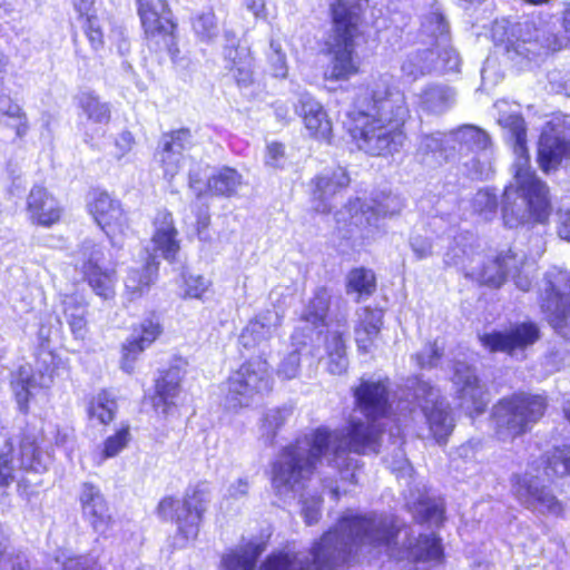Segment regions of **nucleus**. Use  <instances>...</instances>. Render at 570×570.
Masks as SVG:
<instances>
[{"mask_svg":"<svg viewBox=\"0 0 570 570\" xmlns=\"http://www.w3.org/2000/svg\"><path fill=\"white\" fill-rule=\"evenodd\" d=\"M391 97L389 85H367L346 112L345 134L357 150L370 157H391L407 139L410 110L404 102H393Z\"/></svg>","mask_w":570,"mask_h":570,"instance_id":"2","label":"nucleus"},{"mask_svg":"<svg viewBox=\"0 0 570 570\" xmlns=\"http://www.w3.org/2000/svg\"><path fill=\"white\" fill-rule=\"evenodd\" d=\"M118 405L116 399L106 390L100 391L88 402L87 413L90 420L108 426L117 415Z\"/></svg>","mask_w":570,"mask_h":570,"instance_id":"35","label":"nucleus"},{"mask_svg":"<svg viewBox=\"0 0 570 570\" xmlns=\"http://www.w3.org/2000/svg\"><path fill=\"white\" fill-rule=\"evenodd\" d=\"M331 35L324 52L330 57L326 79L348 81L362 72V61L356 52L362 13L357 4L348 0H333L328 7Z\"/></svg>","mask_w":570,"mask_h":570,"instance_id":"4","label":"nucleus"},{"mask_svg":"<svg viewBox=\"0 0 570 570\" xmlns=\"http://www.w3.org/2000/svg\"><path fill=\"white\" fill-rule=\"evenodd\" d=\"M351 178L346 169L336 167L328 173L314 176L311 181V200L325 204V202L350 186Z\"/></svg>","mask_w":570,"mask_h":570,"instance_id":"29","label":"nucleus"},{"mask_svg":"<svg viewBox=\"0 0 570 570\" xmlns=\"http://www.w3.org/2000/svg\"><path fill=\"white\" fill-rule=\"evenodd\" d=\"M209 282L203 276H190L185 283V297L202 299L207 293Z\"/></svg>","mask_w":570,"mask_h":570,"instance_id":"49","label":"nucleus"},{"mask_svg":"<svg viewBox=\"0 0 570 570\" xmlns=\"http://www.w3.org/2000/svg\"><path fill=\"white\" fill-rule=\"evenodd\" d=\"M3 114H4V116H7L9 118H12V119H17V120H20V119L23 120V119L28 118L26 112L18 105H14V106L10 107Z\"/></svg>","mask_w":570,"mask_h":570,"instance_id":"61","label":"nucleus"},{"mask_svg":"<svg viewBox=\"0 0 570 570\" xmlns=\"http://www.w3.org/2000/svg\"><path fill=\"white\" fill-rule=\"evenodd\" d=\"M285 157V145L272 141L266 146L265 164L274 168H281V160Z\"/></svg>","mask_w":570,"mask_h":570,"instance_id":"51","label":"nucleus"},{"mask_svg":"<svg viewBox=\"0 0 570 570\" xmlns=\"http://www.w3.org/2000/svg\"><path fill=\"white\" fill-rule=\"evenodd\" d=\"M377 217L375 216L374 210L371 208H367L366 210L355 212L353 215H351L350 225L358 226V225H373L375 228H377L376 224Z\"/></svg>","mask_w":570,"mask_h":570,"instance_id":"55","label":"nucleus"},{"mask_svg":"<svg viewBox=\"0 0 570 570\" xmlns=\"http://www.w3.org/2000/svg\"><path fill=\"white\" fill-rule=\"evenodd\" d=\"M274 390V370L264 355L250 356L225 380V401L235 409L249 407Z\"/></svg>","mask_w":570,"mask_h":570,"instance_id":"8","label":"nucleus"},{"mask_svg":"<svg viewBox=\"0 0 570 570\" xmlns=\"http://www.w3.org/2000/svg\"><path fill=\"white\" fill-rule=\"evenodd\" d=\"M71 4L79 21L98 14L96 0H71Z\"/></svg>","mask_w":570,"mask_h":570,"instance_id":"54","label":"nucleus"},{"mask_svg":"<svg viewBox=\"0 0 570 570\" xmlns=\"http://www.w3.org/2000/svg\"><path fill=\"white\" fill-rule=\"evenodd\" d=\"M207 497L208 491L203 484L188 487L181 500L174 495L163 497L156 513L163 521L176 525L177 537L185 541L195 540L206 512Z\"/></svg>","mask_w":570,"mask_h":570,"instance_id":"9","label":"nucleus"},{"mask_svg":"<svg viewBox=\"0 0 570 570\" xmlns=\"http://www.w3.org/2000/svg\"><path fill=\"white\" fill-rule=\"evenodd\" d=\"M82 31L92 50H100L105 46V32L99 16L87 17L80 20Z\"/></svg>","mask_w":570,"mask_h":570,"instance_id":"45","label":"nucleus"},{"mask_svg":"<svg viewBox=\"0 0 570 570\" xmlns=\"http://www.w3.org/2000/svg\"><path fill=\"white\" fill-rule=\"evenodd\" d=\"M548 399L542 394L518 391L493 405L491 419L498 440L513 442L531 431L546 414Z\"/></svg>","mask_w":570,"mask_h":570,"instance_id":"5","label":"nucleus"},{"mask_svg":"<svg viewBox=\"0 0 570 570\" xmlns=\"http://www.w3.org/2000/svg\"><path fill=\"white\" fill-rule=\"evenodd\" d=\"M294 112L301 119L311 139L331 144L333 122L321 101L311 94L303 92L294 105Z\"/></svg>","mask_w":570,"mask_h":570,"instance_id":"21","label":"nucleus"},{"mask_svg":"<svg viewBox=\"0 0 570 570\" xmlns=\"http://www.w3.org/2000/svg\"><path fill=\"white\" fill-rule=\"evenodd\" d=\"M570 154V125L556 117L546 122L538 140L537 161L548 174L556 170Z\"/></svg>","mask_w":570,"mask_h":570,"instance_id":"14","label":"nucleus"},{"mask_svg":"<svg viewBox=\"0 0 570 570\" xmlns=\"http://www.w3.org/2000/svg\"><path fill=\"white\" fill-rule=\"evenodd\" d=\"M61 570H99L97 560L88 556H72L65 560Z\"/></svg>","mask_w":570,"mask_h":570,"instance_id":"50","label":"nucleus"},{"mask_svg":"<svg viewBox=\"0 0 570 570\" xmlns=\"http://www.w3.org/2000/svg\"><path fill=\"white\" fill-rule=\"evenodd\" d=\"M539 306L550 326L570 340V278L567 275L546 277L544 294L539 298Z\"/></svg>","mask_w":570,"mask_h":570,"instance_id":"13","label":"nucleus"},{"mask_svg":"<svg viewBox=\"0 0 570 570\" xmlns=\"http://www.w3.org/2000/svg\"><path fill=\"white\" fill-rule=\"evenodd\" d=\"M331 308V298L325 287L317 288L309 298L302 320L313 326H324Z\"/></svg>","mask_w":570,"mask_h":570,"instance_id":"38","label":"nucleus"},{"mask_svg":"<svg viewBox=\"0 0 570 570\" xmlns=\"http://www.w3.org/2000/svg\"><path fill=\"white\" fill-rule=\"evenodd\" d=\"M131 441V429L122 423L112 434L107 436L101 445L100 458L106 460L117 456Z\"/></svg>","mask_w":570,"mask_h":570,"instance_id":"42","label":"nucleus"},{"mask_svg":"<svg viewBox=\"0 0 570 570\" xmlns=\"http://www.w3.org/2000/svg\"><path fill=\"white\" fill-rule=\"evenodd\" d=\"M265 551V543L248 542L222 558L223 570H255L257 560Z\"/></svg>","mask_w":570,"mask_h":570,"instance_id":"33","label":"nucleus"},{"mask_svg":"<svg viewBox=\"0 0 570 570\" xmlns=\"http://www.w3.org/2000/svg\"><path fill=\"white\" fill-rule=\"evenodd\" d=\"M298 371L297 363L283 362L279 367V372L284 373V379L289 380L293 379Z\"/></svg>","mask_w":570,"mask_h":570,"instance_id":"60","label":"nucleus"},{"mask_svg":"<svg viewBox=\"0 0 570 570\" xmlns=\"http://www.w3.org/2000/svg\"><path fill=\"white\" fill-rule=\"evenodd\" d=\"M225 69L238 88H249L256 81V58L248 46L228 45L224 48Z\"/></svg>","mask_w":570,"mask_h":570,"instance_id":"27","label":"nucleus"},{"mask_svg":"<svg viewBox=\"0 0 570 570\" xmlns=\"http://www.w3.org/2000/svg\"><path fill=\"white\" fill-rule=\"evenodd\" d=\"M164 333L160 316L150 312L139 323L132 325V335L120 345V368L132 374L139 356Z\"/></svg>","mask_w":570,"mask_h":570,"instance_id":"16","label":"nucleus"},{"mask_svg":"<svg viewBox=\"0 0 570 570\" xmlns=\"http://www.w3.org/2000/svg\"><path fill=\"white\" fill-rule=\"evenodd\" d=\"M115 144L120 150L119 155H118V157L120 158V157L125 156L126 154H128L132 149V147L135 145L134 135L130 131L125 130L118 135Z\"/></svg>","mask_w":570,"mask_h":570,"instance_id":"56","label":"nucleus"},{"mask_svg":"<svg viewBox=\"0 0 570 570\" xmlns=\"http://www.w3.org/2000/svg\"><path fill=\"white\" fill-rule=\"evenodd\" d=\"M445 560L444 548L441 538L435 533L420 534L414 546L413 563L433 562L443 563Z\"/></svg>","mask_w":570,"mask_h":570,"instance_id":"34","label":"nucleus"},{"mask_svg":"<svg viewBox=\"0 0 570 570\" xmlns=\"http://www.w3.org/2000/svg\"><path fill=\"white\" fill-rule=\"evenodd\" d=\"M187 185L198 199L204 197L229 199L238 195L244 185V177L237 168L224 165L214 170L203 186L200 169H190L187 175Z\"/></svg>","mask_w":570,"mask_h":570,"instance_id":"15","label":"nucleus"},{"mask_svg":"<svg viewBox=\"0 0 570 570\" xmlns=\"http://www.w3.org/2000/svg\"><path fill=\"white\" fill-rule=\"evenodd\" d=\"M540 337L539 325L534 321L527 320L511 323L504 330L483 333L479 336V342L489 353L514 356L532 347Z\"/></svg>","mask_w":570,"mask_h":570,"instance_id":"11","label":"nucleus"},{"mask_svg":"<svg viewBox=\"0 0 570 570\" xmlns=\"http://www.w3.org/2000/svg\"><path fill=\"white\" fill-rule=\"evenodd\" d=\"M79 252L83 259L80 266L82 281L91 292L102 301H112L117 295L118 271L116 265L106 266L101 263L104 252L94 243H83Z\"/></svg>","mask_w":570,"mask_h":570,"instance_id":"12","label":"nucleus"},{"mask_svg":"<svg viewBox=\"0 0 570 570\" xmlns=\"http://www.w3.org/2000/svg\"><path fill=\"white\" fill-rule=\"evenodd\" d=\"M383 327V315L370 307L364 308V317L355 325V343L362 354L368 353L374 346Z\"/></svg>","mask_w":570,"mask_h":570,"instance_id":"30","label":"nucleus"},{"mask_svg":"<svg viewBox=\"0 0 570 570\" xmlns=\"http://www.w3.org/2000/svg\"><path fill=\"white\" fill-rule=\"evenodd\" d=\"M30 561L21 550H8L4 543L0 546V570H29Z\"/></svg>","mask_w":570,"mask_h":570,"instance_id":"46","label":"nucleus"},{"mask_svg":"<svg viewBox=\"0 0 570 570\" xmlns=\"http://www.w3.org/2000/svg\"><path fill=\"white\" fill-rule=\"evenodd\" d=\"M517 256L514 254L500 253L489 263L483 265L480 272L481 283L492 287L499 288L501 287L511 271L512 267H515Z\"/></svg>","mask_w":570,"mask_h":570,"instance_id":"32","label":"nucleus"},{"mask_svg":"<svg viewBox=\"0 0 570 570\" xmlns=\"http://www.w3.org/2000/svg\"><path fill=\"white\" fill-rule=\"evenodd\" d=\"M265 327V324L258 318H253L248 322V325L242 331L240 337L245 338L253 333H258Z\"/></svg>","mask_w":570,"mask_h":570,"instance_id":"59","label":"nucleus"},{"mask_svg":"<svg viewBox=\"0 0 570 570\" xmlns=\"http://www.w3.org/2000/svg\"><path fill=\"white\" fill-rule=\"evenodd\" d=\"M78 501L82 517L94 532L99 537L107 538L114 528L115 519L100 488L92 482H83Z\"/></svg>","mask_w":570,"mask_h":570,"instance_id":"20","label":"nucleus"},{"mask_svg":"<svg viewBox=\"0 0 570 570\" xmlns=\"http://www.w3.org/2000/svg\"><path fill=\"white\" fill-rule=\"evenodd\" d=\"M525 41H521L519 39L510 40L508 39L503 45V50L507 55H510L512 57L514 56H521L524 55L525 48H524Z\"/></svg>","mask_w":570,"mask_h":570,"instance_id":"58","label":"nucleus"},{"mask_svg":"<svg viewBox=\"0 0 570 570\" xmlns=\"http://www.w3.org/2000/svg\"><path fill=\"white\" fill-rule=\"evenodd\" d=\"M376 289L377 277L373 269L357 266L348 271L345 278V291L348 295H355L356 302L373 296Z\"/></svg>","mask_w":570,"mask_h":570,"instance_id":"31","label":"nucleus"},{"mask_svg":"<svg viewBox=\"0 0 570 570\" xmlns=\"http://www.w3.org/2000/svg\"><path fill=\"white\" fill-rule=\"evenodd\" d=\"M141 38L149 55L179 58V24L167 0H135Z\"/></svg>","mask_w":570,"mask_h":570,"instance_id":"6","label":"nucleus"},{"mask_svg":"<svg viewBox=\"0 0 570 570\" xmlns=\"http://www.w3.org/2000/svg\"><path fill=\"white\" fill-rule=\"evenodd\" d=\"M191 27L196 35L206 41L218 33L217 18L213 10L197 14L191 21Z\"/></svg>","mask_w":570,"mask_h":570,"instance_id":"44","label":"nucleus"},{"mask_svg":"<svg viewBox=\"0 0 570 570\" xmlns=\"http://www.w3.org/2000/svg\"><path fill=\"white\" fill-rule=\"evenodd\" d=\"M513 151L518 156L514 170L515 191L523 199L531 223L546 224L551 214L549 187L531 168L530 154L527 146V128L523 121L511 127Z\"/></svg>","mask_w":570,"mask_h":570,"instance_id":"7","label":"nucleus"},{"mask_svg":"<svg viewBox=\"0 0 570 570\" xmlns=\"http://www.w3.org/2000/svg\"><path fill=\"white\" fill-rule=\"evenodd\" d=\"M320 519V511L315 509H306L304 511V521L307 525L316 523Z\"/></svg>","mask_w":570,"mask_h":570,"instance_id":"62","label":"nucleus"},{"mask_svg":"<svg viewBox=\"0 0 570 570\" xmlns=\"http://www.w3.org/2000/svg\"><path fill=\"white\" fill-rule=\"evenodd\" d=\"M542 460L543 473L548 478L570 475V445L554 446Z\"/></svg>","mask_w":570,"mask_h":570,"instance_id":"40","label":"nucleus"},{"mask_svg":"<svg viewBox=\"0 0 570 570\" xmlns=\"http://www.w3.org/2000/svg\"><path fill=\"white\" fill-rule=\"evenodd\" d=\"M159 266L156 255L150 254L140 266H132L126 271L122 289L126 304L136 303L149 293L158 279Z\"/></svg>","mask_w":570,"mask_h":570,"instance_id":"26","label":"nucleus"},{"mask_svg":"<svg viewBox=\"0 0 570 570\" xmlns=\"http://www.w3.org/2000/svg\"><path fill=\"white\" fill-rule=\"evenodd\" d=\"M346 533L356 544L371 548H386L394 557L400 528L393 522L379 520L370 514H343L337 519L336 527L324 531L309 547V558L301 563L303 570H336L350 560V553L337 548V532Z\"/></svg>","mask_w":570,"mask_h":570,"instance_id":"3","label":"nucleus"},{"mask_svg":"<svg viewBox=\"0 0 570 570\" xmlns=\"http://www.w3.org/2000/svg\"><path fill=\"white\" fill-rule=\"evenodd\" d=\"M78 108L88 120L96 124H108L111 119V110L107 102L94 91H81L76 96Z\"/></svg>","mask_w":570,"mask_h":570,"instance_id":"36","label":"nucleus"},{"mask_svg":"<svg viewBox=\"0 0 570 570\" xmlns=\"http://www.w3.org/2000/svg\"><path fill=\"white\" fill-rule=\"evenodd\" d=\"M153 233L150 243L155 254L174 264L178 261L181 244L174 215L167 208L156 212L151 219Z\"/></svg>","mask_w":570,"mask_h":570,"instance_id":"23","label":"nucleus"},{"mask_svg":"<svg viewBox=\"0 0 570 570\" xmlns=\"http://www.w3.org/2000/svg\"><path fill=\"white\" fill-rule=\"evenodd\" d=\"M259 570H303L298 564L297 554L291 551L276 550L271 552L261 563Z\"/></svg>","mask_w":570,"mask_h":570,"instance_id":"43","label":"nucleus"},{"mask_svg":"<svg viewBox=\"0 0 570 570\" xmlns=\"http://www.w3.org/2000/svg\"><path fill=\"white\" fill-rule=\"evenodd\" d=\"M194 146L193 132L188 127L171 129L161 134L153 159L164 176L171 180L181 168L183 153Z\"/></svg>","mask_w":570,"mask_h":570,"instance_id":"17","label":"nucleus"},{"mask_svg":"<svg viewBox=\"0 0 570 570\" xmlns=\"http://www.w3.org/2000/svg\"><path fill=\"white\" fill-rule=\"evenodd\" d=\"M326 355L328 357V370L333 374H341L347 366V346L345 334L342 332L331 333L325 342Z\"/></svg>","mask_w":570,"mask_h":570,"instance_id":"37","label":"nucleus"},{"mask_svg":"<svg viewBox=\"0 0 570 570\" xmlns=\"http://www.w3.org/2000/svg\"><path fill=\"white\" fill-rule=\"evenodd\" d=\"M354 406L366 420L380 421L392 413L387 380H360L353 387Z\"/></svg>","mask_w":570,"mask_h":570,"instance_id":"19","label":"nucleus"},{"mask_svg":"<svg viewBox=\"0 0 570 570\" xmlns=\"http://www.w3.org/2000/svg\"><path fill=\"white\" fill-rule=\"evenodd\" d=\"M59 307L72 337L85 341L89 334V302L85 295L78 292L61 293Z\"/></svg>","mask_w":570,"mask_h":570,"instance_id":"28","label":"nucleus"},{"mask_svg":"<svg viewBox=\"0 0 570 570\" xmlns=\"http://www.w3.org/2000/svg\"><path fill=\"white\" fill-rule=\"evenodd\" d=\"M86 210L110 240L124 237L130 228L121 200L106 189L94 188L88 193Z\"/></svg>","mask_w":570,"mask_h":570,"instance_id":"10","label":"nucleus"},{"mask_svg":"<svg viewBox=\"0 0 570 570\" xmlns=\"http://www.w3.org/2000/svg\"><path fill=\"white\" fill-rule=\"evenodd\" d=\"M26 210L32 225L45 228L58 225L65 213L59 199L42 184L31 186L26 199Z\"/></svg>","mask_w":570,"mask_h":570,"instance_id":"22","label":"nucleus"},{"mask_svg":"<svg viewBox=\"0 0 570 570\" xmlns=\"http://www.w3.org/2000/svg\"><path fill=\"white\" fill-rule=\"evenodd\" d=\"M212 218L207 209H202L196 213L195 233L199 239H208V230L210 227Z\"/></svg>","mask_w":570,"mask_h":570,"instance_id":"53","label":"nucleus"},{"mask_svg":"<svg viewBox=\"0 0 570 570\" xmlns=\"http://www.w3.org/2000/svg\"><path fill=\"white\" fill-rule=\"evenodd\" d=\"M464 131L468 135L465 142L470 149L485 150L490 147V137L483 129L475 126H466Z\"/></svg>","mask_w":570,"mask_h":570,"instance_id":"48","label":"nucleus"},{"mask_svg":"<svg viewBox=\"0 0 570 570\" xmlns=\"http://www.w3.org/2000/svg\"><path fill=\"white\" fill-rule=\"evenodd\" d=\"M561 26L570 41V4L562 12Z\"/></svg>","mask_w":570,"mask_h":570,"instance_id":"64","label":"nucleus"},{"mask_svg":"<svg viewBox=\"0 0 570 570\" xmlns=\"http://www.w3.org/2000/svg\"><path fill=\"white\" fill-rule=\"evenodd\" d=\"M419 511L415 521L419 524L435 522L441 524L444 521V508L431 500L419 502Z\"/></svg>","mask_w":570,"mask_h":570,"instance_id":"47","label":"nucleus"},{"mask_svg":"<svg viewBox=\"0 0 570 570\" xmlns=\"http://www.w3.org/2000/svg\"><path fill=\"white\" fill-rule=\"evenodd\" d=\"M13 130L18 138L24 137L29 130L28 118H26L23 120L22 119L18 120V124L13 127Z\"/></svg>","mask_w":570,"mask_h":570,"instance_id":"63","label":"nucleus"},{"mask_svg":"<svg viewBox=\"0 0 570 570\" xmlns=\"http://www.w3.org/2000/svg\"><path fill=\"white\" fill-rule=\"evenodd\" d=\"M453 380L458 386V397L466 406L470 415H480L488 409V391L481 385L475 370L463 362L453 365Z\"/></svg>","mask_w":570,"mask_h":570,"instance_id":"24","label":"nucleus"},{"mask_svg":"<svg viewBox=\"0 0 570 570\" xmlns=\"http://www.w3.org/2000/svg\"><path fill=\"white\" fill-rule=\"evenodd\" d=\"M183 381L184 372L179 365H170L158 371L149 396L150 405L157 415L167 419L178 412Z\"/></svg>","mask_w":570,"mask_h":570,"instance_id":"18","label":"nucleus"},{"mask_svg":"<svg viewBox=\"0 0 570 570\" xmlns=\"http://www.w3.org/2000/svg\"><path fill=\"white\" fill-rule=\"evenodd\" d=\"M10 385L19 410L27 414L32 399V389L36 386L33 375L24 366H20L11 377Z\"/></svg>","mask_w":570,"mask_h":570,"instance_id":"39","label":"nucleus"},{"mask_svg":"<svg viewBox=\"0 0 570 570\" xmlns=\"http://www.w3.org/2000/svg\"><path fill=\"white\" fill-rule=\"evenodd\" d=\"M414 400L425 415L428 426L436 438L448 436L452 431L449 413L435 397V389L429 382L417 380L413 386Z\"/></svg>","mask_w":570,"mask_h":570,"instance_id":"25","label":"nucleus"},{"mask_svg":"<svg viewBox=\"0 0 570 570\" xmlns=\"http://www.w3.org/2000/svg\"><path fill=\"white\" fill-rule=\"evenodd\" d=\"M246 9L253 13L256 19H266V0H242Z\"/></svg>","mask_w":570,"mask_h":570,"instance_id":"57","label":"nucleus"},{"mask_svg":"<svg viewBox=\"0 0 570 570\" xmlns=\"http://www.w3.org/2000/svg\"><path fill=\"white\" fill-rule=\"evenodd\" d=\"M499 202L495 195L489 191L478 193V199L475 202V212L479 214H493L497 212Z\"/></svg>","mask_w":570,"mask_h":570,"instance_id":"52","label":"nucleus"},{"mask_svg":"<svg viewBox=\"0 0 570 570\" xmlns=\"http://www.w3.org/2000/svg\"><path fill=\"white\" fill-rule=\"evenodd\" d=\"M383 434L384 426L380 422L356 417L347 420L341 431L320 425L281 449L278 458L271 465L272 485L277 492L304 487L316 473L332 444H335V458L347 453H379Z\"/></svg>","mask_w":570,"mask_h":570,"instance_id":"1","label":"nucleus"},{"mask_svg":"<svg viewBox=\"0 0 570 570\" xmlns=\"http://www.w3.org/2000/svg\"><path fill=\"white\" fill-rule=\"evenodd\" d=\"M528 502L531 505H538L547 513L563 517L564 507L558 498L544 487H528Z\"/></svg>","mask_w":570,"mask_h":570,"instance_id":"41","label":"nucleus"}]
</instances>
